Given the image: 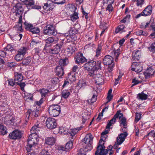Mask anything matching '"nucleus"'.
Returning a JSON list of instances; mask_svg holds the SVG:
<instances>
[{"label": "nucleus", "instance_id": "nucleus-1", "mask_svg": "<svg viewBox=\"0 0 155 155\" xmlns=\"http://www.w3.org/2000/svg\"><path fill=\"white\" fill-rule=\"evenodd\" d=\"M12 11L15 13V15L19 18L18 26L21 28L22 25V15L24 11L22 5L21 3H17L13 8Z\"/></svg>", "mask_w": 155, "mask_h": 155}, {"label": "nucleus", "instance_id": "nucleus-2", "mask_svg": "<svg viewBox=\"0 0 155 155\" xmlns=\"http://www.w3.org/2000/svg\"><path fill=\"white\" fill-rule=\"evenodd\" d=\"M93 137L91 134H87L82 140L83 144L84 146V151H88L92 149L91 144L92 143Z\"/></svg>", "mask_w": 155, "mask_h": 155}, {"label": "nucleus", "instance_id": "nucleus-3", "mask_svg": "<svg viewBox=\"0 0 155 155\" xmlns=\"http://www.w3.org/2000/svg\"><path fill=\"white\" fill-rule=\"evenodd\" d=\"M104 140H102V139H100L95 155H107L108 150L105 149V147L104 145Z\"/></svg>", "mask_w": 155, "mask_h": 155}, {"label": "nucleus", "instance_id": "nucleus-4", "mask_svg": "<svg viewBox=\"0 0 155 155\" xmlns=\"http://www.w3.org/2000/svg\"><path fill=\"white\" fill-rule=\"evenodd\" d=\"M48 110L51 116L55 117L58 116L60 113L61 107L58 104H53L49 107Z\"/></svg>", "mask_w": 155, "mask_h": 155}, {"label": "nucleus", "instance_id": "nucleus-5", "mask_svg": "<svg viewBox=\"0 0 155 155\" xmlns=\"http://www.w3.org/2000/svg\"><path fill=\"white\" fill-rule=\"evenodd\" d=\"M43 33L45 34L51 35H55L57 33L56 30L52 25H48L44 27Z\"/></svg>", "mask_w": 155, "mask_h": 155}, {"label": "nucleus", "instance_id": "nucleus-6", "mask_svg": "<svg viewBox=\"0 0 155 155\" xmlns=\"http://www.w3.org/2000/svg\"><path fill=\"white\" fill-rule=\"evenodd\" d=\"M121 111L120 110H118L117 111L116 113L114 115L113 117L110 120L107 124L106 126L107 129H109L111 126L112 124L115 123L116 120L117 118L120 120L121 118L123 116V114L120 113Z\"/></svg>", "mask_w": 155, "mask_h": 155}, {"label": "nucleus", "instance_id": "nucleus-7", "mask_svg": "<svg viewBox=\"0 0 155 155\" xmlns=\"http://www.w3.org/2000/svg\"><path fill=\"white\" fill-rule=\"evenodd\" d=\"M47 127L50 129L55 128L57 127V123L55 120L52 118H48L46 122Z\"/></svg>", "mask_w": 155, "mask_h": 155}, {"label": "nucleus", "instance_id": "nucleus-8", "mask_svg": "<svg viewBox=\"0 0 155 155\" xmlns=\"http://www.w3.org/2000/svg\"><path fill=\"white\" fill-rule=\"evenodd\" d=\"M22 134L20 130H16L9 134V137L13 140L19 139L21 137Z\"/></svg>", "mask_w": 155, "mask_h": 155}, {"label": "nucleus", "instance_id": "nucleus-9", "mask_svg": "<svg viewBox=\"0 0 155 155\" xmlns=\"http://www.w3.org/2000/svg\"><path fill=\"white\" fill-rule=\"evenodd\" d=\"M26 121L29 119L30 116L31 115L32 119H35V117H36L38 116L39 115V112L38 110L32 111L31 110H29L26 113Z\"/></svg>", "mask_w": 155, "mask_h": 155}, {"label": "nucleus", "instance_id": "nucleus-10", "mask_svg": "<svg viewBox=\"0 0 155 155\" xmlns=\"http://www.w3.org/2000/svg\"><path fill=\"white\" fill-rule=\"evenodd\" d=\"M63 45V43L61 42L53 46L52 48L49 50V52L52 54H58L60 51Z\"/></svg>", "mask_w": 155, "mask_h": 155}, {"label": "nucleus", "instance_id": "nucleus-11", "mask_svg": "<svg viewBox=\"0 0 155 155\" xmlns=\"http://www.w3.org/2000/svg\"><path fill=\"white\" fill-rule=\"evenodd\" d=\"M76 64L82 63L87 61V59L83 56L82 53H78L74 57Z\"/></svg>", "mask_w": 155, "mask_h": 155}, {"label": "nucleus", "instance_id": "nucleus-12", "mask_svg": "<svg viewBox=\"0 0 155 155\" xmlns=\"http://www.w3.org/2000/svg\"><path fill=\"white\" fill-rule=\"evenodd\" d=\"M131 70L137 72L139 73L143 69L140 63L139 62H134L131 65Z\"/></svg>", "mask_w": 155, "mask_h": 155}, {"label": "nucleus", "instance_id": "nucleus-13", "mask_svg": "<svg viewBox=\"0 0 155 155\" xmlns=\"http://www.w3.org/2000/svg\"><path fill=\"white\" fill-rule=\"evenodd\" d=\"M104 64L105 65H110L113 64H114V59L112 57L109 55L105 56L103 61Z\"/></svg>", "mask_w": 155, "mask_h": 155}, {"label": "nucleus", "instance_id": "nucleus-14", "mask_svg": "<svg viewBox=\"0 0 155 155\" xmlns=\"http://www.w3.org/2000/svg\"><path fill=\"white\" fill-rule=\"evenodd\" d=\"M94 79L95 80V83L96 84L99 85L103 84L104 79L102 75L100 74H96Z\"/></svg>", "mask_w": 155, "mask_h": 155}, {"label": "nucleus", "instance_id": "nucleus-15", "mask_svg": "<svg viewBox=\"0 0 155 155\" xmlns=\"http://www.w3.org/2000/svg\"><path fill=\"white\" fill-rule=\"evenodd\" d=\"M155 72L154 70L153 69L150 68L146 70L144 73V74L146 78L147 79L149 78L151 76L153 75Z\"/></svg>", "mask_w": 155, "mask_h": 155}, {"label": "nucleus", "instance_id": "nucleus-16", "mask_svg": "<svg viewBox=\"0 0 155 155\" xmlns=\"http://www.w3.org/2000/svg\"><path fill=\"white\" fill-rule=\"evenodd\" d=\"M140 56V52L139 50H135L133 52L132 58L134 60H139Z\"/></svg>", "mask_w": 155, "mask_h": 155}, {"label": "nucleus", "instance_id": "nucleus-17", "mask_svg": "<svg viewBox=\"0 0 155 155\" xmlns=\"http://www.w3.org/2000/svg\"><path fill=\"white\" fill-rule=\"evenodd\" d=\"M15 81L16 83H18L19 82H21L23 79L22 75L21 74H19L17 72L15 73Z\"/></svg>", "mask_w": 155, "mask_h": 155}, {"label": "nucleus", "instance_id": "nucleus-18", "mask_svg": "<svg viewBox=\"0 0 155 155\" xmlns=\"http://www.w3.org/2000/svg\"><path fill=\"white\" fill-rule=\"evenodd\" d=\"M127 127L126 126L124 127L122 129V131L124 133H122L118 135V137L122 140H125L126 137L127 135Z\"/></svg>", "mask_w": 155, "mask_h": 155}, {"label": "nucleus", "instance_id": "nucleus-19", "mask_svg": "<svg viewBox=\"0 0 155 155\" xmlns=\"http://www.w3.org/2000/svg\"><path fill=\"white\" fill-rule=\"evenodd\" d=\"M152 7L151 5H148L143 11V13H144L145 16L150 15L152 13Z\"/></svg>", "mask_w": 155, "mask_h": 155}, {"label": "nucleus", "instance_id": "nucleus-20", "mask_svg": "<svg viewBox=\"0 0 155 155\" xmlns=\"http://www.w3.org/2000/svg\"><path fill=\"white\" fill-rule=\"evenodd\" d=\"M83 127V126H81L79 127L72 129L69 132V134L71 136L72 138Z\"/></svg>", "mask_w": 155, "mask_h": 155}, {"label": "nucleus", "instance_id": "nucleus-21", "mask_svg": "<svg viewBox=\"0 0 155 155\" xmlns=\"http://www.w3.org/2000/svg\"><path fill=\"white\" fill-rule=\"evenodd\" d=\"M55 72L57 75L59 77L62 76L64 74L63 67L58 66L56 68Z\"/></svg>", "mask_w": 155, "mask_h": 155}, {"label": "nucleus", "instance_id": "nucleus-22", "mask_svg": "<svg viewBox=\"0 0 155 155\" xmlns=\"http://www.w3.org/2000/svg\"><path fill=\"white\" fill-rule=\"evenodd\" d=\"M22 2L24 3L26 7L28 9H30L31 6L34 5V0H20Z\"/></svg>", "mask_w": 155, "mask_h": 155}, {"label": "nucleus", "instance_id": "nucleus-23", "mask_svg": "<svg viewBox=\"0 0 155 155\" xmlns=\"http://www.w3.org/2000/svg\"><path fill=\"white\" fill-rule=\"evenodd\" d=\"M40 129L39 124L35 125L33 126L31 130V133H35L38 134Z\"/></svg>", "mask_w": 155, "mask_h": 155}, {"label": "nucleus", "instance_id": "nucleus-24", "mask_svg": "<svg viewBox=\"0 0 155 155\" xmlns=\"http://www.w3.org/2000/svg\"><path fill=\"white\" fill-rule=\"evenodd\" d=\"M55 141V139L53 137H49L47 138L45 140V143L46 144L51 145H53Z\"/></svg>", "mask_w": 155, "mask_h": 155}, {"label": "nucleus", "instance_id": "nucleus-25", "mask_svg": "<svg viewBox=\"0 0 155 155\" xmlns=\"http://www.w3.org/2000/svg\"><path fill=\"white\" fill-rule=\"evenodd\" d=\"M54 41V39L52 37H49L46 39L45 41L46 44L45 47L47 48L51 46V44Z\"/></svg>", "mask_w": 155, "mask_h": 155}, {"label": "nucleus", "instance_id": "nucleus-26", "mask_svg": "<svg viewBox=\"0 0 155 155\" xmlns=\"http://www.w3.org/2000/svg\"><path fill=\"white\" fill-rule=\"evenodd\" d=\"M68 63V61L67 58L61 59L59 61V65H58V66H61L63 67L66 65Z\"/></svg>", "mask_w": 155, "mask_h": 155}, {"label": "nucleus", "instance_id": "nucleus-27", "mask_svg": "<svg viewBox=\"0 0 155 155\" xmlns=\"http://www.w3.org/2000/svg\"><path fill=\"white\" fill-rule=\"evenodd\" d=\"M121 52L120 51L119 48H118L117 50L114 49L113 50V51L112 52V54H114V56H115V61H117L118 60V57L119 55L120 54Z\"/></svg>", "mask_w": 155, "mask_h": 155}, {"label": "nucleus", "instance_id": "nucleus-28", "mask_svg": "<svg viewBox=\"0 0 155 155\" xmlns=\"http://www.w3.org/2000/svg\"><path fill=\"white\" fill-rule=\"evenodd\" d=\"M124 141V140L121 139L119 138V137H117V141L115 142L114 145V149H117L118 145L121 144Z\"/></svg>", "mask_w": 155, "mask_h": 155}, {"label": "nucleus", "instance_id": "nucleus-29", "mask_svg": "<svg viewBox=\"0 0 155 155\" xmlns=\"http://www.w3.org/2000/svg\"><path fill=\"white\" fill-rule=\"evenodd\" d=\"M7 133L6 127L2 125H0V134L4 135Z\"/></svg>", "mask_w": 155, "mask_h": 155}, {"label": "nucleus", "instance_id": "nucleus-30", "mask_svg": "<svg viewBox=\"0 0 155 155\" xmlns=\"http://www.w3.org/2000/svg\"><path fill=\"white\" fill-rule=\"evenodd\" d=\"M73 140L71 139V140L66 143L65 146L66 151L69 150L72 148L73 146Z\"/></svg>", "mask_w": 155, "mask_h": 155}, {"label": "nucleus", "instance_id": "nucleus-31", "mask_svg": "<svg viewBox=\"0 0 155 155\" xmlns=\"http://www.w3.org/2000/svg\"><path fill=\"white\" fill-rule=\"evenodd\" d=\"M27 48L26 47H23L20 48L17 51V53L24 56L26 54Z\"/></svg>", "mask_w": 155, "mask_h": 155}, {"label": "nucleus", "instance_id": "nucleus-32", "mask_svg": "<svg viewBox=\"0 0 155 155\" xmlns=\"http://www.w3.org/2000/svg\"><path fill=\"white\" fill-rule=\"evenodd\" d=\"M75 48L74 47L71 45H69L67 49V51L68 54L71 55L75 51Z\"/></svg>", "mask_w": 155, "mask_h": 155}, {"label": "nucleus", "instance_id": "nucleus-33", "mask_svg": "<svg viewBox=\"0 0 155 155\" xmlns=\"http://www.w3.org/2000/svg\"><path fill=\"white\" fill-rule=\"evenodd\" d=\"M31 61V58L30 57H28L26 58L23 60L22 64L23 65H28Z\"/></svg>", "mask_w": 155, "mask_h": 155}, {"label": "nucleus", "instance_id": "nucleus-34", "mask_svg": "<svg viewBox=\"0 0 155 155\" xmlns=\"http://www.w3.org/2000/svg\"><path fill=\"white\" fill-rule=\"evenodd\" d=\"M68 76V78L71 82L74 81L76 80L75 74L74 73H69Z\"/></svg>", "mask_w": 155, "mask_h": 155}, {"label": "nucleus", "instance_id": "nucleus-35", "mask_svg": "<svg viewBox=\"0 0 155 155\" xmlns=\"http://www.w3.org/2000/svg\"><path fill=\"white\" fill-rule=\"evenodd\" d=\"M28 144H29L30 146H31L34 147L35 145H36L37 144V142L35 140L32 139L29 137L28 138Z\"/></svg>", "mask_w": 155, "mask_h": 155}, {"label": "nucleus", "instance_id": "nucleus-36", "mask_svg": "<svg viewBox=\"0 0 155 155\" xmlns=\"http://www.w3.org/2000/svg\"><path fill=\"white\" fill-rule=\"evenodd\" d=\"M124 26L123 25H120L116 29L115 32L116 33H117L121 31V32H125V31L124 30Z\"/></svg>", "mask_w": 155, "mask_h": 155}, {"label": "nucleus", "instance_id": "nucleus-37", "mask_svg": "<svg viewBox=\"0 0 155 155\" xmlns=\"http://www.w3.org/2000/svg\"><path fill=\"white\" fill-rule=\"evenodd\" d=\"M88 71V75L91 77H92L94 78L97 74V71L94 69H90L87 71Z\"/></svg>", "mask_w": 155, "mask_h": 155}, {"label": "nucleus", "instance_id": "nucleus-38", "mask_svg": "<svg viewBox=\"0 0 155 155\" xmlns=\"http://www.w3.org/2000/svg\"><path fill=\"white\" fill-rule=\"evenodd\" d=\"M101 49L102 47L100 45H98L96 51V55H95V57L97 58L100 55Z\"/></svg>", "mask_w": 155, "mask_h": 155}, {"label": "nucleus", "instance_id": "nucleus-39", "mask_svg": "<svg viewBox=\"0 0 155 155\" xmlns=\"http://www.w3.org/2000/svg\"><path fill=\"white\" fill-rule=\"evenodd\" d=\"M29 138L35 140L36 141H38V134H35V133H31L30 135Z\"/></svg>", "mask_w": 155, "mask_h": 155}, {"label": "nucleus", "instance_id": "nucleus-40", "mask_svg": "<svg viewBox=\"0 0 155 155\" xmlns=\"http://www.w3.org/2000/svg\"><path fill=\"white\" fill-rule=\"evenodd\" d=\"M101 62L100 61H98L97 62H95V65L94 66V69L96 71L101 68Z\"/></svg>", "mask_w": 155, "mask_h": 155}, {"label": "nucleus", "instance_id": "nucleus-41", "mask_svg": "<svg viewBox=\"0 0 155 155\" xmlns=\"http://www.w3.org/2000/svg\"><path fill=\"white\" fill-rule=\"evenodd\" d=\"M138 97L139 99L142 100H145L147 99V95L144 94L142 92L141 93L138 94Z\"/></svg>", "mask_w": 155, "mask_h": 155}, {"label": "nucleus", "instance_id": "nucleus-42", "mask_svg": "<svg viewBox=\"0 0 155 155\" xmlns=\"http://www.w3.org/2000/svg\"><path fill=\"white\" fill-rule=\"evenodd\" d=\"M40 92L41 93L42 97H45L49 92V91L48 90L43 88L40 90Z\"/></svg>", "mask_w": 155, "mask_h": 155}, {"label": "nucleus", "instance_id": "nucleus-43", "mask_svg": "<svg viewBox=\"0 0 155 155\" xmlns=\"http://www.w3.org/2000/svg\"><path fill=\"white\" fill-rule=\"evenodd\" d=\"M68 132L66 128L61 127L59 129L58 133L62 134L65 135L67 134Z\"/></svg>", "mask_w": 155, "mask_h": 155}, {"label": "nucleus", "instance_id": "nucleus-44", "mask_svg": "<svg viewBox=\"0 0 155 155\" xmlns=\"http://www.w3.org/2000/svg\"><path fill=\"white\" fill-rule=\"evenodd\" d=\"M24 56L17 53L15 57V59L17 61H19L23 59Z\"/></svg>", "mask_w": 155, "mask_h": 155}, {"label": "nucleus", "instance_id": "nucleus-45", "mask_svg": "<svg viewBox=\"0 0 155 155\" xmlns=\"http://www.w3.org/2000/svg\"><path fill=\"white\" fill-rule=\"evenodd\" d=\"M24 25H25V28L27 30H29V31L31 30V29L33 27L32 25L30 24L27 22H24Z\"/></svg>", "mask_w": 155, "mask_h": 155}, {"label": "nucleus", "instance_id": "nucleus-46", "mask_svg": "<svg viewBox=\"0 0 155 155\" xmlns=\"http://www.w3.org/2000/svg\"><path fill=\"white\" fill-rule=\"evenodd\" d=\"M29 31L32 32L33 34H34L38 33L39 32V30L38 28L33 26L31 29V30Z\"/></svg>", "mask_w": 155, "mask_h": 155}, {"label": "nucleus", "instance_id": "nucleus-47", "mask_svg": "<svg viewBox=\"0 0 155 155\" xmlns=\"http://www.w3.org/2000/svg\"><path fill=\"white\" fill-rule=\"evenodd\" d=\"M52 2L55 4L58 5L63 4L65 2V0H54L52 1Z\"/></svg>", "mask_w": 155, "mask_h": 155}, {"label": "nucleus", "instance_id": "nucleus-48", "mask_svg": "<svg viewBox=\"0 0 155 155\" xmlns=\"http://www.w3.org/2000/svg\"><path fill=\"white\" fill-rule=\"evenodd\" d=\"M71 19L73 21H74L78 18V14L77 12H74L73 14L71 15Z\"/></svg>", "mask_w": 155, "mask_h": 155}, {"label": "nucleus", "instance_id": "nucleus-49", "mask_svg": "<svg viewBox=\"0 0 155 155\" xmlns=\"http://www.w3.org/2000/svg\"><path fill=\"white\" fill-rule=\"evenodd\" d=\"M120 124H122L124 127L126 126L127 124L126 123V119L125 117H122L120 119Z\"/></svg>", "mask_w": 155, "mask_h": 155}, {"label": "nucleus", "instance_id": "nucleus-50", "mask_svg": "<svg viewBox=\"0 0 155 155\" xmlns=\"http://www.w3.org/2000/svg\"><path fill=\"white\" fill-rule=\"evenodd\" d=\"M89 64V65L90 69H94V66L95 65V61L91 60L88 61Z\"/></svg>", "mask_w": 155, "mask_h": 155}, {"label": "nucleus", "instance_id": "nucleus-51", "mask_svg": "<svg viewBox=\"0 0 155 155\" xmlns=\"http://www.w3.org/2000/svg\"><path fill=\"white\" fill-rule=\"evenodd\" d=\"M96 100L97 96L94 94L91 99L88 100V102L89 103H93L96 101Z\"/></svg>", "mask_w": 155, "mask_h": 155}, {"label": "nucleus", "instance_id": "nucleus-52", "mask_svg": "<svg viewBox=\"0 0 155 155\" xmlns=\"http://www.w3.org/2000/svg\"><path fill=\"white\" fill-rule=\"evenodd\" d=\"M136 35H143V36H146L147 35V34L146 33L143 31L142 30H139L137 31L136 32Z\"/></svg>", "mask_w": 155, "mask_h": 155}, {"label": "nucleus", "instance_id": "nucleus-53", "mask_svg": "<svg viewBox=\"0 0 155 155\" xmlns=\"http://www.w3.org/2000/svg\"><path fill=\"white\" fill-rule=\"evenodd\" d=\"M70 95V92L68 91H63L62 94V96L64 98H67Z\"/></svg>", "mask_w": 155, "mask_h": 155}, {"label": "nucleus", "instance_id": "nucleus-54", "mask_svg": "<svg viewBox=\"0 0 155 155\" xmlns=\"http://www.w3.org/2000/svg\"><path fill=\"white\" fill-rule=\"evenodd\" d=\"M150 51L153 52H155V42L152 43L150 47L148 48Z\"/></svg>", "mask_w": 155, "mask_h": 155}, {"label": "nucleus", "instance_id": "nucleus-55", "mask_svg": "<svg viewBox=\"0 0 155 155\" xmlns=\"http://www.w3.org/2000/svg\"><path fill=\"white\" fill-rule=\"evenodd\" d=\"M59 81V79L57 77L53 78L51 80V82L54 84H57Z\"/></svg>", "mask_w": 155, "mask_h": 155}, {"label": "nucleus", "instance_id": "nucleus-56", "mask_svg": "<svg viewBox=\"0 0 155 155\" xmlns=\"http://www.w3.org/2000/svg\"><path fill=\"white\" fill-rule=\"evenodd\" d=\"M147 135L153 137L155 141V130H151L148 134Z\"/></svg>", "mask_w": 155, "mask_h": 155}, {"label": "nucleus", "instance_id": "nucleus-57", "mask_svg": "<svg viewBox=\"0 0 155 155\" xmlns=\"http://www.w3.org/2000/svg\"><path fill=\"white\" fill-rule=\"evenodd\" d=\"M6 50L10 51H12L15 50L13 47L10 45H7L6 48Z\"/></svg>", "mask_w": 155, "mask_h": 155}, {"label": "nucleus", "instance_id": "nucleus-58", "mask_svg": "<svg viewBox=\"0 0 155 155\" xmlns=\"http://www.w3.org/2000/svg\"><path fill=\"white\" fill-rule=\"evenodd\" d=\"M114 0H103L104 4H112L114 3Z\"/></svg>", "mask_w": 155, "mask_h": 155}, {"label": "nucleus", "instance_id": "nucleus-59", "mask_svg": "<svg viewBox=\"0 0 155 155\" xmlns=\"http://www.w3.org/2000/svg\"><path fill=\"white\" fill-rule=\"evenodd\" d=\"M50 154L48 150H43L41 152L40 155H50Z\"/></svg>", "mask_w": 155, "mask_h": 155}, {"label": "nucleus", "instance_id": "nucleus-60", "mask_svg": "<svg viewBox=\"0 0 155 155\" xmlns=\"http://www.w3.org/2000/svg\"><path fill=\"white\" fill-rule=\"evenodd\" d=\"M8 84H9L10 86H13L14 85H15L16 84H17V83H15V79L14 81L12 79H10L8 80Z\"/></svg>", "mask_w": 155, "mask_h": 155}, {"label": "nucleus", "instance_id": "nucleus-61", "mask_svg": "<svg viewBox=\"0 0 155 155\" xmlns=\"http://www.w3.org/2000/svg\"><path fill=\"white\" fill-rule=\"evenodd\" d=\"M109 66L107 68V71L109 73H111L113 71V68L114 66V64H113L108 65Z\"/></svg>", "mask_w": 155, "mask_h": 155}, {"label": "nucleus", "instance_id": "nucleus-62", "mask_svg": "<svg viewBox=\"0 0 155 155\" xmlns=\"http://www.w3.org/2000/svg\"><path fill=\"white\" fill-rule=\"evenodd\" d=\"M17 85L20 86L21 90L23 91L24 90V87L25 85V83L19 82H19L18 83H17Z\"/></svg>", "mask_w": 155, "mask_h": 155}, {"label": "nucleus", "instance_id": "nucleus-63", "mask_svg": "<svg viewBox=\"0 0 155 155\" xmlns=\"http://www.w3.org/2000/svg\"><path fill=\"white\" fill-rule=\"evenodd\" d=\"M141 82L139 81L138 80H137L136 79H134L132 80V83H133V84L132 85L131 87L135 85L140 83Z\"/></svg>", "mask_w": 155, "mask_h": 155}, {"label": "nucleus", "instance_id": "nucleus-64", "mask_svg": "<svg viewBox=\"0 0 155 155\" xmlns=\"http://www.w3.org/2000/svg\"><path fill=\"white\" fill-rule=\"evenodd\" d=\"M108 5L106 8V10H108L109 12H112L113 8L112 6V4H108Z\"/></svg>", "mask_w": 155, "mask_h": 155}]
</instances>
